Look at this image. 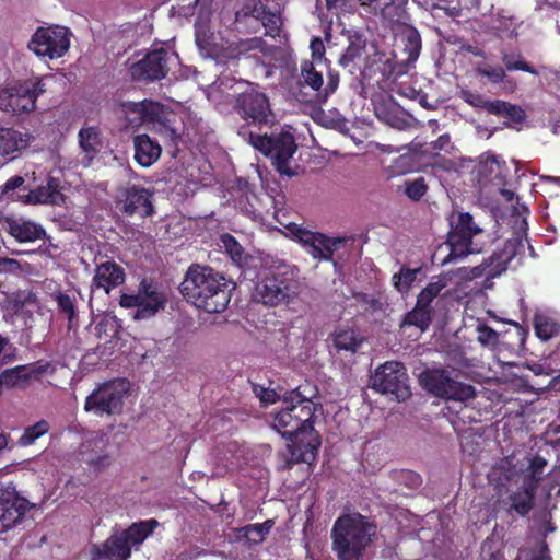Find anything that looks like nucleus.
Returning a JSON list of instances; mask_svg holds the SVG:
<instances>
[{
    "instance_id": "nucleus-1",
    "label": "nucleus",
    "mask_w": 560,
    "mask_h": 560,
    "mask_svg": "<svg viewBox=\"0 0 560 560\" xmlns=\"http://www.w3.org/2000/svg\"><path fill=\"white\" fill-rule=\"evenodd\" d=\"M281 408L270 413L271 427L282 436L289 439V456L287 466L295 464H312L317 456L322 439L314 429L316 411L320 407L314 401H305L306 405L294 404L292 399L281 398Z\"/></svg>"
},
{
    "instance_id": "nucleus-2",
    "label": "nucleus",
    "mask_w": 560,
    "mask_h": 560,
    "mask_svg": "<svg viewBox=\"0 0 560 560\" xmlns=\"http://www.w3.org/2000/svg\"><path fill=\"white\" fill-rule=\"evenodd\" d=\"M231 291V282L209 266L191 265L180 284L184 298L210 314L225 311Z\"/></svg>"
},
{
    "instance_id": "nucleus-3",
    "label": "nucleus",
    "mask_w": 560,
    "mask_h": 560,
    "mask_svg": "<svg viewBox=\"0 0 560 560\" xmlns=\"http://www.w3.org/2000/svg\"><path fill=\"white\" fill-rule=\"evenodd\" d=\"M376 534V525L359 512L340 515L331 528L332 550L338 560H363Z\"/></svg>"
},
{
    "instance_id": "nucleus-4",
    "label": "nucleus",
    "mask_w": 560,
    "mask_h": 560,
    "mask_svg": "<svg viewBox=\"0 0 560 560\" xmlns=\"http://www.w3.org/2000/svg\"><path fill=\"white\" fill-rule=\"evenodd\" d=\"M301 290L299 269L289 264H279L268 269L257 282L255 299L267 306H278L293 302Z\"/></svg>"
},
{
    "instance_id": "nucleus-5",
    "label": "nucleus",
    "mask_w": 560,
    "mask_h": 560,
    "mask_svg": "<svg viewBox=\"0 0 560 560\" xmlns=\"http://www.w3.org/2000/svg\"><path fill=\"white\" fill-rule=\"evenodd\" d=\"M249 142L271 160L280 175L293 177L299 174L300 166L293 159L298 144L291 132L282 130L264 136L250 133Z\"/></svg>"
},
{
    "instance_id": "nucleus-6",
    "label": "nucleus",
    "mask_w": 560,
    "mask_h": 560,
    "mask_svg": "<svg viewBox=\"0 0 560 560\" xmlns=\"http://www.w3.org/2000/svg\"><path fill=\"white\" fill-rule=\"evenodd\" d=\"M0 201L20 202L24 206H57L65 203V195L61 192L59 182L49 177L45 186L30 188L25 185V178L15 175L8 179L0 188Z\"/></svg>"
},
{
    "instance_id": "nucleus-7",
    "label": "nucleus",
    "mask_w": 560,
    "mask_h": 560,
    "mask_svg": "<svg viewBox=\"0 0 560 560\" xmlns=\"http://www.w3.org/2000/svg\"><path fill=\"white\" fill-rule=\"evenodd\" d=\"M494 226L499 225L505 231L502 236L508 235L501 249L493 252L491 256L492 262H495L501 270H505L510 261L524 253L527 241L528 223L524 217V212H490Z\"/></svg>"
},
{
    "instance_id": "nucleus-8",
    "label": "nucleus",
    "mask_w": 560,
    "mask_h": 560,
    "mask_svg": "<svg viewBox=\"0 0 560 560\" xmlns=\"http://www.w3.org/2000/svg\"><path fill=\"white\" fill-rule=\"evenodd\" d=\"M419 383L425 392L444 400L466 402L476 397V388L446 368H427L421 372Z\"/></svg>"
},
{
    "instance_id": "nucleus-9",
    "label": "nucleus",
    "mask_w": 560,
    "mask_h": 560,
    "mask_svg": "<svg viewBox=\"0 0 560 560\" xmlns=\"http://www.w3.org/2000/svg\"><path fill=\"white\" fill-rule=\"evenodd\" d=\"M129 392L130 383L125 378L103 382L86 396L84 411L101 418L119 416L124 411Z\"/></svg>"
},
{
    "instance_id": "nucleus-10",
    "label": "nucleus",
    "mask_w": 560,
    "mask_h": 560,
    "mask_svg": "<svg viewBox=\"0 0 560 560\" xmlns=\"http://www.w3.org/2000/svg\"><path fill=\"white\" fill-rule=\"evenodd\" d=\"M285 236L298 242L316 260L332 261L334 253L343 247L352 237H331L313 231L299 223H284Z\"/></svg>"
},
{
    "instance_id": "nucleus-11",
    "label": "nucleus",
    "mask_w": 560,
    "mask_h": 560,
    "mask_svg": "<svg viewBox=\"0 0 560 560\" xmlns=\"http://www.w3.org/2000/svg\"><path fill=\"white\" fill-rule=\"evenodd\" d=\"M167 303L166 294L151 279L143 278L135 294L124 293L119 304L124 308H135L132 318L147 320L163 311Z\"/></svg>"
},
{
    "instance_id": "nucleus-12",
    "label": "nucleus",
    "mask_w": 560,
    "mask_h": 560,
    "mask_svg": "<svg viewBox=\"0 0 560 560\" xmlns=\"http://www.w3.org/2000/svg\"><path fill=\"white\" fill-rule=\"evenodd\" d=\"M128 112L139 115V125H148L151 130L165 139L176 142L179 138L178 117L164 105L152 101L130 103Z\"/></svg>"
},
{
    "instance_id": "nucleus-13",
    "label": "nucleus",
    "mask_w": 560,
    "mask_h": 560,
    "mask_svg": "<svg viewBox=\"0 0 560 560\" xmlns=\"http://www.w3.org/2000/svg\"><path fill=\"white\" fill-rule=\"evenodd\" d=\"M370 386L377 393L393 396L397 401H406L411 396L407 369L398 361H387L376 368L370 377Z\"/></svg>"
},
{
    "instance_id": "nucleus-14",
    "label": "nucleus",
    "mask_w": 560,
    "mask_h": 560,
    "mask_svg": "<svg viewBox=\"0 0 560 560\" xmlns=\"http://www.w3.org/2000/svg\"><path fill=\"white\" fill-rule=\"evenodd\" d=\"M46 92L42 79H28L15 82L0 92V109L20 115L36 108V100Z\"/></svg>"
},
{
    "instance_id": "nucleus-15",
    "label": "nucleus",
    "mask_w": 560,
    "mask_h": 560,
    "mask_svg": "<svg viewBox=\"0 0 560 560\" xmlns=\"http://www.w3.org/2000/svg\"><path fill=\"white\" fill-rule=\"evenodd\" d=\"M458 213L457 223L454 226L452 225L447 234L446 245L450 252L447 256L442 259V265L463 259L470 254L480 252V248L474 244L472 237L482 233L483 228H480L474 222L470 212Z\"/></svg>"
},
{
    "instance_id": "nucleus-16",
    "label": "nucleus",
    "mask_w": 560,
    "mask_h": 560,
    "mask_svg": "<svg viewBox=\"0 0 560 560\" xmlns=\"http://www.w3.org/2000/svg\"><path fill=\"white\" fill-rule=\"evenodd\" d=\"M482 173H495L492 184L488 188V192L491 194V198L494 201V206H491L490 210H528L525 205H521L518 195L514 191L511 185L506 180L508 166L505 162H500L498 156H489L482 164Z\"/></svg>"
},
{
    "instance_id": "nucleus-17",
    "label": "nucleus",
    "mask_w": 560,
    "mask_h": 560,
    "mask_svg": "<svg viewBox=\"0 0 560 560\" xmlns=\"http://www.w3.org/2000/svg\"><path fill=\"white\" fill-rule=\"evenodd\" d=\"M233 109L245 120L255 125H271L276 120L268 96L257 85L248 83Z\"/></svg>"
},
{
    "instance_id": "nucleus-18",
    "label": "nucleus",
    "mask_w": 560,
    "mask_h": 560,
    "mask_svg": "<svg viewBox=\"0 0 560 560\" xmlns=\"http://www.w3.org/2000/svg\"><path fill=\"white\" fill-rule=\"evenodd\" d=\"M69 30L63 26L38 27L27 46L38 57L55 59L69 50Z\"/></svg>"
},
{
    "instance_id": "nucleus-19",
    "label": "nucleus",
    "mask_w": 560,
    "mask_h": 560,
    "mask_svg": "<svg viewBox=\"0 0 560 560\" xmlns=\"http://www.w3.org/2000/svg\"><path fill=\"white\" fill-rule=\"evenodd\" d=\"M32 508L34 504L19 493L13 481L0 480V524L3 529L13 528Z\"/></svg>"
},
{
    "instance_id": "nucleus-20",
    "label": "nucleus",
    "mask_w": 560,
    "mask_h": 560,
    "mask_svg": "<svg viewBox=\"0 0 560 560\" xmlns=\"http://www.w3.org/2000/svg\"><path fill=\"white\" fill-rule=\"evenodd\" d=\"M176 58L175 54L160 48L148 52L141 60L133 62L130 74L135 81L149 82L165 78L170 70V62Z\"/></svg>"
},
{
    "instance_id": "nucleus-21",
    "label": "nucleus",
    "mask_w": 560,
    "mask_h": 560,
    "mask_svg": "<svg viewBox=\"0 0 560 560\" xmlns=\"http://www.w3.org/2000/svg\"><path fill=\"white\" fill-rule=\"evenodd\" d=\"M249 82L237 80L230 74L220 75L207 90V97L220 110H225L228 106L234 107L237 98L242 95Z\"/></svg>"
},
{
    "instance_id": "nucleus-22",
    "label": "nucleus",
    "mask_w": 560,
    "mask_h": 560,
    "mask_svg": "<svg viewBox=\"0 0 560 560\" xmlns=\"http://www.w3.org/2000/svg\"><path fill=\"white\" fill-rule=\"evenodd\" d=\"M301 84L307 85L316 91L317 101L325 103L338 88L339 73L329 70L327 83L324 85L323 74L316 69L314 61H304L301 65Z\"/></svg>"
},
{
    "instance_id": "nucleus-23",
    "label": "nucleus",
    "mask_w": 560,
    "mask_h": 560,
    "mask_svg": "<svg viewBox=\"0 0 560 560\" xmlns=\"http://www.w3.org/2000/svg\"><path fill=\"white\" fill-rule=\"evenodd\" d=\"M92 560H128L131 557V547L121 532L110 535L103 544L92 545Z\"/></svg>"
},
{
    "instance_id": "nucleus-24",
    "label": "nucleus",
    "mask_w": 560,
    "mask_h": 560,
    "mask_svg": "<svg viewBox=\"0 0 560 560\" xmlns=\"http://www.w3.org/2000/svg\"><path fill=\"white\" fill-rule=\"evenodd\" d=\"M125 279L126 273L124 268L114 260H106L96 264L91 289L92 291L102 289L108 294L112 289L121 285Z\"/></svg>"
},
{
    "instance_id": "nucleus-25",
    "label": "nucleus",
    "mask_w": 560,
    "mask_h": 560,
    "mask_svg": "<svg viewBox=\"0 0 560 560\" xmlns=\"http://www.w3.org/2000/svg\"><path fill=\"white\" fill-rule=\"evenodd\" d=\"M3 229L19 243H30L46 237V231L40 224L21 218H5Z\"/></svg>"
},
{
    "instance_id": "nucleus-26",
    "label": "nucleus",
    "mask_w": 560,
    "mask_h": 560,
    "mask_svg": "<svg viewBox=\"0 0 560 560\" xmlns=\"http://www.w3.org/2000/svg\"><path fill=\"white\" fill-rule=\"evenodd\" d=\"M374 113L381 121L398 130H405L411 126L409 116L392 100L375 104Z\"/></svg>"
},
{
    "instance_id": "nucleus-27",
    "label": "nucleus",
    "mask_w": 560,
    "mask_h": 560,
    "mask_svg": "<svg viewBox=\"0 0 560 560\" xmlns=\"http://www.w3.org/2000/svg\"><path fill=\"white\" fill-rule=\"evenodd\" d=\"M133 147L135 159L143 167L155 163L162 153L161 145L145 133L133 137Z\"/></svg>"
},
{
    "instance_id": "nucleus-28",
    "label": "nucleus",
    "mask_w": 560,
    "mask_h": 560,
    "mask_svg": "<svg viewBox=\"0 0 560 560\" xmlns=\"http://www.w3.org/2000/svg\"><path fill=\"white\" fill-rule=\"evenodd\" d=\"M348 46L340 56L338 65L353 74L357 70V60H359L366 49V38L358 32L348 35Z\"/></svg>"
},
{
    "instance_id": "nucleus-29",
    "label": "nucleus",
    "mask_w": 560,
    "mask_h": 560,
    "mask_svg": "<svg viewBox=\"0 0 560 560\" xmlns=\"http://www.w3.org/2000/svg\"><path fill=\"white\" fill-rule=\"evenodd\" d=\"M78 139L80 149L84 153L82 164L89 166L102 149L101 131L94 126L83 127L78 133Z\"/></svg>"
},
{
    "instance_id": "nucleus-30",
    "label": "nucleus",
    "mask_w": 560,
    "mask_h": 560,
    "mask_svg": "<svg viewBox=\"0 0 560 560\" xmlns=\"http://www.w3.org/2000/svg\"><path fill=\"white\" fill-rule=\"evenodd\" d=\"M30 365H16L0 373V397L5 389L26 388L31 382Z\"/></svg>"
},
{
    "instance_id": "nucleus-31",
    "label": "nucleus",
    "mask_w": 560,
    "mask_h": 560,
    "mask_svg": "<svg viewBox=\"0 0 560 560\" xmlns=\"http://www.w3.org/2000/svg\"><path fill=\"white\" fill-rule=\"evenodd\" d=\"M433 314L432 305L424 304L417 299L415 307L405 315L401 327L415 326L421 331H425L432 323Z\"/></svg>"
},
{
    "instance_id": "nucleus-32",
    "label": "nucleus",
    "mask_w": 560,
    "mask_h": 560,
    "mask_svg": "<svg viewBox=\"0 0 560 560\" xmlns=\"http://www.w3.org/2000/svg\"><path fill=\"white\" fill-rule=\"evenodd\" d=\"M160 523L155 518H149L132 523L128 528L121 530L129 546L142 544L159 527Z\"/></svg>"
},
{
    "instance_id": "nucleus-33",
    "label": "nucleus",
    "mask_w": 560,
    "mask_h": 560,
    "mask_svg": "<svg viewBox=\"0 0 560 560\" xmlns=\"http://www.w3.org/2000/svg\"><path fill=\"white\" fill-rule=\"evenodd\" d=\"M536 336L548 341L560 334V323L546 312H536L533 318Z\"/></svg>"
},
{
    "instance_id": "nucleus-34",
    "label": "nucleus",
    "mask_w": 560,
    "mask_h": 560,
    "mask_svg": "<svg viewBox=\"0 0 560 560\" xmlns=\"http://www.w3.org/2000/svg\"><path fill=\"white\" fill-rule=\"evenodd\" d=\"M195 37L196 44L199 50L208 57H215L220 48L215 43V36L212 32H210L208 24L206 22H197L195 24Z\"/></svg>"
},
{
    "instance_id": "nucleus-35",
    "label": "nucleus",
    "mask_w": 560,
    "mask_h": 560,
    "mask_svg": "<svg viewBox=\"0 0 560 560\" xmlns=\"http://www.w3.org/2000/svg\"><path fill=\"white\" fill-rule=\"evenodd\" d=\"M219 246L229 255L235 265L243 267L247 264L249 256L245 252L244 247L230 233H223L220 235Z\"/></svg>"
},
{
    "instance_id": "nucleus-36",
    "label": "nucleus",
    "mask_w": 560,
    "mask_h": 560,
    "mask_svg": "<svg viewBox=\"0 0 560 560\" xmlns=\"http://www.w3.org/2000/svg\"><path fill=\"white\" fill-rule=\"evenodd\" d=\"M151 197L148 189L133 185L126 190L124 210H153Z\"/></svg>"
},
{
    "instance_id": "nucleus-37",
    "label": "nucleus",
    "mask_w": 560,
    "mask_h": 560,
    "mask_svg": "<svg viewBox=\"0 0 560 560\" xmlns=\"http://www.w3.org/2000/svg\"><path fill=\"white\" fill-rule=\"evenodd\" d=\"M363 339L353 329H337L332 335V342L337 351L354 353L361 347Z\"/></svg>"
},
{
    "instance_id": "nucleus-38",
    "label": "nucleus",
    "mask_w": 560,
    "mask_h": 560,
    "mask_svg": "<svg viewBox=\"0 0 560 560\" xmlns=\"http://www.w3.org/2000/svg\"><path fill=\"white\" fill-rule=\"evenodd\" d=\"M527 331L517 323L500 335V345L506 347L511 352H520L525 347Z\"/></svg>"
},
{
    "instance_id": "nucleus-39",
    "label": "nucleus",
    "mask_w": 560,
    "mask_h": 560,
    "mask_svg": "<svg viewBox=\"0 0 560 560\" xmlns=\"http://www.w3.org/2000/svg\"><path fill=\"white\" fill-rule=\"evenodd\" d=\"M401 39L404 42V52L407 55L405 61L413 63L421 51V36L413 26H407L401 33Z\"/></svg>"
},
{
    "instance_id": "nucleus-40",
    "label": "nucleus",
    "mask_w": 560,
    "mask_h": 560,
    "mask_svg": "<svg viewBox=\"0 0 560 560\" xmlns=\"http://www.w3.org/2000/svg\"><path fill=\"white\" fill-rule=\"evenodd\" d=\"M54 300L57 303L58 311L67 316L68 329H72L78 322L75 298L66 292L58 291L55 293Z\"/></svg>"
},
{
    "instance_id": "nucleus-41",
    "label": "nucleus",
    "mask_w": 560,
    "mask_h": 560,
    "mask_svg": "<svg viewBox=\"0 0 560 560\" xmlns=\"http://www.w3.org/2000/svg\"><path fill=\"white\" fill-rule=\"evenodd\" d=\"M22 135L12 128H0V154L9 155L24 147Z\"/></svg>"
},
{
    "instance_id": "nucleus-42",
    "label": "nucleus",
    "mask_w": 560,
    "mask_h": 560,
    "mask_svg": "<svg viewBox=\"0 0 560 560\" xmlns=\"http://www.w3.org/2000/svg\"><path fill=\"white\" fill-rule=\"evenodd\" d=\"M275 525L273 520H266L262 523H255L246 525L244 530L245 538L252 544H260L265 540L266 536L270 533Z\"/></svg>"
},
{
    "instance_id": "nucleus-43",
    "label": "nucleus",
    "mask_w": 560,
    "mask_h": 560,
    "mask_svg": "<svg viewBox=\"0 0 560 560\" xmlns=\"http://www.w3.org/2000/svg\"><path fill=\"white\" fill-rule=\"evenodd\" d=\"M491 114L508 117L514 122H522L525 119V112L520 106L502 100L494 101V106H491Z\"/></svg>"
},
{
    "instance_id": "nucleus-44",
    "label": "nucleus",
    "mask_w": 560,
    "mask_h": 560,
    "mask_svg": "<svg viewBox=\"0 0 560 560\" xmlns=\"http://www.w3.org/2000/svg\"><path fill=\"white\" fill-rule=\"evenodd\" d=\"M50 429V424L48 421L42 419L34 423L33 425H28L24 429V432L19 438L18 443L21 446H30L37 439L45 435Z\"/></svg>"
},
{
    "instance_id": "nucleus-45",
    "label": "nucleus",
    "mask_w": 560,
    "mask_h": 560,
    "mask_svg": "<svg viewBox=\"0 0 560 560\" xmlns=\"http://www.w3.org/2000/svg\"><path fill=\"white\" fill-rule=\"evenodd\" d=\"M510 500L511 509L522 516L527 515L533 508V492L527 488L513 493Z\"/></svg>"
},
{
    "instance_id": "nucleus-46",
    "label": "nucleus",
    "mask_w": 560,
    "mask_h": 560,
    "mask_svg": "<svg viewBox=\"0 0 560 560\" xmlns=\"http://www.w3.org/2000/svg\"><path fill=\"white\" fill-rule=\"evenodd\" d=\"M318 394L317 387L311 384H301L292 390L283 394V397L292 399L294 404L306 405L305 401H313V398Z\"/></svg>"
},
{
    "instance_id": "nucleus-47",
    "label": "nucleus",
    "mask_w": 560,
    "mask_h": 560,
    "mask_svg": "<svg viewBox=\"0 0 560 560\" xmlns=\"http://www.w3.org/2000/svg\"><path fill=\"white\" fill-rule=\"evenodd\" d=\"M445 287L446 281L443 279L431 281L421 290L417 299L424 302V304L432 305L433 300L441 294Z\"/></svg>"
},
{
    "instance_id": "nucleus-48",
    "label": "nucleus",
    "mask_w": 560,
    "mask_h": 560,
    "mask_svg": "<svg viewBox=\"0 0 560 560\" xmlns=\"http://www.w3.org/2000/svg\"><path fill=\"white\" fill-rule=\"evenodd\" d=\"M460 97L472 107L486 109L490 114L491 106H494V101L486 100L481 94L469 90H462Z\"/></svg>"
},
{
    "instance_id": "nucleus-49",
    "label": "nucleus",
    "mask_w": 560,
    "mask_h": 560,
    "mask_svg": "<svg viewBox=\"0 0 560 560\" xmlns=\"http://www.w3.org/2000/svg\"><path fill=\"white\" fill-rule=\"evenodd\" d=\"M477 340L482 346L494 347L497 345H500V334L492 329L490 326L486 324H480L477 327Z\"/></svg>"
},
{
    "instance_id": "nucleus-50",
    "label": "nucleus",
    "mask_w": 560,
    "mask_h": 560,
    "mask_svg": "<svg viewBox=\"0 0 560 560\" xmlns=\"http://www.w3.org/2000/svg\"><path fill=\"white\" fill-rule=\"evenodd\" d=\"M427 189L428 186L423 177L405 182V192L410 199L419 200L427 192Z\"/></svg>"
},
{
    "instance_id": "nucleus-51",
    "label": "nucleus",
    "mask_w": 560,
    "mask_h": 560,
    "mask_svg": "<svg viewBox=\"0 0 560 560\" xmlns=\"http://www.w3.org/2000/svg\"><path fill=\"white\" fill-rule=\"evenodd\" d=\"M30 368L27 373H31V380L40 381V376L43 374L54 375L57 371L56 366L49 361H37L35 363L28 364Z\"/></svg>"
},
{
    "instance_id": "nucleus-52",
    "label": "nucleus",
    "mask_w": 560,
    "mask_h": 560,
    "mask_svg": "<svg viewBox=\"0 0 560 560\" xmlns=\"http://www.w3.org/2000/svg\"><path fill=\"white\" fill-rule=\"evenodd\" d=\"M94 330L98 339L113 338L117 334V325L112 318H103L95 325Z\"/></svg>"
},
{
    "instance_id": "nucleus-53",
    "label": "nucleus",
    "mask_w": 560,
    "mask_h": 560,
    "mask_svg": "<svg viewBox=\"0 0 560 560\" xmlns=\"http://www.w3.org/2000/svg\"><path fill=\"white\" fill-rule=\"evenodd\" d=\"M502 62L505 65L509 71L523 70L526 72L535 73L532 67L517 55L503 54Z\"/></svg>"
},
{
    "instance_id": "nucleus-54",
    "label": "nucleus",
    "mask_w": 560,
    "mask_h": 560,
    "mask_svg": "<svg viewBox=\"0 0 560 560\" xmlns=\"http://www.w3.org/2000/svg\"><path fill=\"white\" fill-rule=\"evenodd\" d=\"M547 466V460L541 456H535L527 468V477L533 483H536L541 479L544 470Z\"/></svg>"
},
{
    "instance_id": "nucleus-55",
    "label": "nucleus",
    "mask_w": 560,
    "mask_h": 560,
    "mask_svg": "<svg viewBox=\"0 0 560 560\" xmlns=\"http://www.w3.org/2000/svg\"><path fill=\"white\" fill-rule=\"evenodd\" d=\"M534 186H539L545 192L552 195L560 194V177L541 175L539 177V183L534 184Z\"/></svg>"
},
{
    "instance_id": "nucleus-56",
    "label": "nucleus",
    "mask_w": 560,
    "mask_h": 560,
    "mask_svg": "<svg viewBox=\"0 0 560 560\" xmlns=\"http://www.w3.org/2000/svg\"><path fill=\"white\" fill-rule=\"evenodd\" d=\"M476 72L479 75L486 77L492 83H499V82L503 81L505 78V71L501 67H494V68L478 67L476 69Z\"/></svg>"
},
{
    "instance_id": "nucleus-57",
    "label": "nucleus",
    "mask_w": 560,
    "mask_h": 560,
    "mask_svg": "<svg viewBox=\"0 0 560 560\" xmlns=\"http://www.w3.org/2000/svg\"><path fill=\"white\" fill-rule=\"evenodd\" d=\"M68 213L69 212H62V214L59 218V220L62 222L65 229H67L69 231H75V232L82 231V228L85 225V222L88 221L86 212H78L79 217L74 221H71V220L67 221Z\"/></svg>"
},
{
    "instance_id": "nucleus-58",
    "label": "nucleus",
    "mask_w": 560,
    "mask_h": 560,
    "mask_svg": "<svg viewBox=\"0 0 560 560\" xmlns=\"http://www.w3.org/2000/svg\"><path fill=\"white\" fill-rule=\"evenodd\" d=\"M355 7V0H326V8L328 11H345L350 12Z\"/></svg>"
},
{
    "instance_id": "nucleus-59",
    "label": "nucleus",
    "mask_w": 560,
    "mask_h": 560,
    "mask_svg": "<svg viewBox=\"0 0 560 560\" xmlns=\"http://www.w3.org/2000/svg\"><path fill=\"white\" fill-rule=\"evenodd\" d=\"M266 214H271L276 222L279 223V226L271 225L270 228L273 230H278L282 234L285 235L287 229L284 223H293L289 220L290 212H266Z\"/></svg>"
},
{
    "instance_id": "nucleus-60",
    "label": "nucleus",
    "mask_w": 560,
    "mask_h": 560,
    "mask_svg": "<svg viewBox=\"0 0 560 560\" xmlns=\"http://www.w3.org/2000/svg\"><path fill=\"white\" fill-rule=\"evenodd\" d=\"M256 395L259 397L261 402L275 404L280 399L279 395L273 389L260 387L259 390L255 388Z\"/></svg>"
},
{
    "instance_id": "nucleus-61",
    "label": "nucleus",
    "mask_w": 560,
    "mask_h": 560,
    "mask_svg": "<svg viewBox=\"0 0 560 560\" xmlns=\"http://www.w3.org/2000/svg\"><path fill=\"white\" fill-rule=\"evenodd\" d=\"M310 48L315 60H322L325 55V46L320 38L316 37L311 42Z\"/></svg>"
},
{
    "instance_id": "nucleus-62",
    "label": "nucleus",
    "mask_w": 560,
    "mask_h": 560,
    "mask_svg": "<svg viewBox=\"0 0 560 560\" xmlns=\"http://www.w3.org/2000/svg\"><path fill=\"white\" fill-rule=\"evenodd\" d=\"M451 145V137L445 133L440 136L435 141L431 142V148L434 151H447Z\"/></svg>"
},
{
    "instance_id": "nucleus-63",
    "label": "nucleus",
    "mask_w": 560,
    "mask_h": 560,
    "mask_svg": "<svg viewBox=\"0 0 560 560\" xmlns=\"http://www.w3.org/2000/svg\"><path fill=\"white\" fill-rule=\"evenodd\" d=\"M416 272L417 270L415 269L402 268L399 275V279L406 287H409L416 279Z\"/></svg>"
},
{
    "instance_id": "nucleus-64",
    "label": "nucleus",
    "mask_w": 560,
    "mask_h": 560,
    "mask_svg": "<svg viewBox=\"0 0 560 560\" xmlns=\"http://www.w3.org/2000/svg\"><path fill=\"white\" fill-rule=\"evenodd\" d=\"M110 460L108 455H102L97 456L95 459L91 460V465L97 469L101 470L109 465Z\"/></svg>"
}]
</instances>
